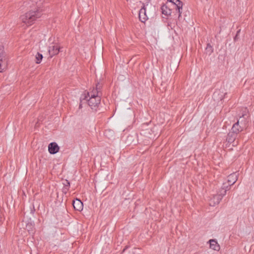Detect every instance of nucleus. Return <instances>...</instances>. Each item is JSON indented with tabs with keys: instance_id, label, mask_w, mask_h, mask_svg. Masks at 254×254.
<instances>
[{
	"instance_id": "1",
	"label": "nucleus",
	"mask_w": 254,
	"mask_h": 254,
	"mask_svg": "<svg viewBox=\"0 0 254 254\" xmlns=\"http://www.w3.org/2000/svg\"><path fill=\"white\" fill-rule=\"evenodd\" d=\"M183 2L180 0H167L161 6L162 13L166 16L171 15L173 8H175L179 19L182 13Z\"/></svg>"
},
{
	"instance_id": "2",
	"label": "nucleus",
	"mask_w": 254,
	"mask_h": 254,
	"mask_svg": "<svg viewBox=\"0 0 254 254\" xmlns=\"http://www.w3.org/2000/svg\"><path fill=\"white\" fill-rule=\"evenodd\" d=\"M42 15V12L37 9L34 11H29L21 16L22 22L26 24L27 26L31 25L34 23L37 19L40 18Z\"/></svg>"
},
{
	"instance_id": "3",
	"label": "nucleus",
	"mask_w": 254,
	"mask_h": 254,
	"mask_svg": "<svg viewBox=\"0 0 254 254\" xmlns=\"http://www.w3.org/2000/svg\"><path fill=\"white\" fill-rule=\"evenodd\" d=\"M249 121V116L247 114V109H245V111L243 112L242 115L239 117L237 122L233 124L232 126L236 128L239 129V130L242 132L247 128Z\"/></svg>"
},
{
	"instance_id": "4",
	"label": "nucleus",
	"mask_w": 254,
	"mask_h": 254,
	"mask_svg": "<svg viewBox=\"0 0 254 254\" xmlns=\"http://www.w3.org/2000/svg\"><path fill=\"white\" fill-rule=\"evenodd\" d=\"M83 99L88 102V105L95 111L97 110V108L101 102L100 95L91 92H88Z\"/></svg>"
},
{
	"instance_id": "5",
	"label": "nucleus",
	"mask_w": 254,
	"mask_h": 254,
	"mask_svg": "<svg viewBox=\"0 0 254 254\" xmlns=\"http://www.w3.org/2000/svg\"><path fill=\"white\" fill-rule=\"evenodd\" d=\"M241 132L239 129L236 128L233 126L231 127V130L227 134L226 141L229 144H232L233 146L237 145V142H235V140L238 137V134Z\"/></svg>"
},
{
	"instance_id": "6",
	"label": "nucleus",
	"mask_w": 254,
	"mask_h": 254,
	"mask_svg": "<svg viewBox=\"0 0 254 254\" xmlns=\"http://www.w3.org/2000/svg\"><path fill=\"white\" fill-rule=\"evenodd\" d=\"M60 51V48L59 45L53 44L49 47L48 52L51 58L58 55Z\"/></svg>"
},
{
	"instance_id": "7",
	"label": "nucleus",
	"mask_w": 254,
	"mask_h": 254,
	"mask_svg": "<svg viewBox=\"0 0 254 254\" xmlns=\"http://www.w3.org/2000/svg\"><path fill=\"white\" fill-rule=\"evenodd\" d=\"M230 189V185H227V183H223L221 188L217 191V193L223 198L226 195L227 191Z\"/></svg>"
},
{
	"instance_id": "8",
	"label": "nucleus",
	"mask_w": 254,
	"mask_h": 254,
	"mask_svg": "<svg viewBox=\"0 0 254 254\" xmlns=\"http://www.w3.org/2000/svg\"><path fill=\"white\" fill-rule=\"evenodd\" d=\"M60 147L56 142L50 143L48 145V150L51 154H55L59 152Z\"/></svg>"
},
{
	"instance_id": "9",
	"label": "nucleus",
	"mask_w": 254,
	"mask_h": 254,
	"mask_svg": "<svg viewBox=\"0 0 254 254\" xmlns=\"http://www.w3.org/2000/svg\"><path fill=\"white\" fill-rule=\"evenodd\" d=\"M72 205L75 210L81 211L83 210V202L79 199L76 198L72 202Z\"/></svg>"
},
{
	"instance_id": "10",
	"label": "nucleus",
	"mask_w": 254,
	"mask_h": 254,
	"mask_svg": "<svg viewBox=\"0 0 254 254\" xmlns=\"http://www.w3.org/2000/svg\"><path fill=\"white\" fill-rule=\"evenodd\" d=\"M237 179L238 176L236 173H232L228 176L227 181L225 183H227V185H230V187L231 188V186L236 183Z\"/></svg>"
},
{
	"instance_id": "11",
	"label": "nucleus",
	"mask_w": 254,
	"mask_h": 254,
	"mask_svg": "<svg viewBox=\"0 0 254 254\" xmlns=\"http://www.w3.org/2000/svg\"><path fill=\"white\" fill-rule=\"evenodd\" d=\"M25 229L30 234H33L35 232V224L31 220L26 223Z\"/></svg>"
},
{
	"instance_id": "12",
	"label": "nucleus",
	"mask_w": 254,
	"mask_h": 254,
	"mask_svg": "<svg viewBox=\"0 0 254 254\" xmlns=\"http://www.w3.org/2000/svg\"><path fill=\"white\" fill-rule=\"evenodd\" d=\"M139 18L142 22H145L147 19L145 5H143L139 11Z\"/></svg>"
},
{
	"instance_id": "13",
	"label": "nucleus",
	"mask_w": 254,
	"mask_h": 254,
	"mask_svg": "<svg viewBox=\"0 0 254 254\" xmlns=\"http://www.w3.org/2000/svg\"><path fill=\"white\" fill-rule=\"evenodd\" d=\"M226 93H224L220 91V90L215 91L213 94V98L215 100L222 101L225 97Z\"/></svg>"
},
{
	"instance_id": "14",
	"label": "nucleus",
	"mask_w": 254,
	"mask_h": 254,
	"mask_svg": "<svg viewBox=\"0 0 254 254\" xmlns=\"http://www.w3.org/2000/svg\"><path fill=\"white\" fill-rule=\"evenodd\" d=\"M222 197L220 196L218 193L214 195L212 198L210 200V204L212 206H214L216 204H218L220 203L222 200Z\"/></svg>"
},
{
	"instance_id": "15",
	"label": "nucleus",
	"mask_w": 254,
	"mask_h": 254,
	"mask_svg": "<svg viewBox=\"0 0 254 254\" xmlns=\"http://www.w3.org/2000/svg\"><path fill=\"white\" fill-rule=\"evenodd\" d=\"M210 244V248L213 250L219 251L220 247L218 244L217 241L214 239H211L209 241Z\"/></svg>"
},
{
	"instance_id": "16",
	"label": "nucleus",
	"mask_w": 254,
	"mask_h": 254,
	"mask_svg": "<svg viewBox=\"0 0 254 254\" xmlns=\"http://www.w3.org/2000/svg\"><path fill=\"white\" fill-rule=\"evenodd\" d=\"M102 88V85L99 83H97L96 85V87L93 88L92 90L91 91V92L97 93V95H100V93L101 92V90Z\"/></svg>"
},
{
	"instance_id": "17",
	"label": "nucleus",
	"mask_w": 254,
	"mask_h": 254,
	"mask_svg": "<svg viewBox=\"0 0 254 254\" xmlns=\"http://www.w3.org/2000/svg\"><path fill=\"white\" fill-rule=\"evenodd\" d=\"M43 58V56L42 54L37 52L35 55V63L37 64L41 63L42 59Z\"/></svg>"
},
{
	"instance_id": "18",
	"label": "nucleus",
	"mask_w": 254,
	"mask_h": 254,
	"mask_svg": "<svg viewBox=\"0 0 254 254\" xmlns=\"http://www.w3.org/2000/svg\"><path fill=\"white\" fill-rule=\"evenodd\" d=\"M205 50L206 51V52L208 53L209 55L211 54L213 52V48L209 43H208L207 44V46Z\"/></svg>"
},
{
	"instance_id": "19",
	"label": "nucleus",
	"mask_w": 254,
	"mask_h": 254,
	"mask_svg": "<svg viewBox=\"0 0 254 254\" xmlns=\"http://www.w3.org/2000/svg\"><path fill=\"white\" fill-rule=\"evenodd\" d=\"M2 56H3L2 51H0V72H1L3 69V68H2V65H1Z\"/></svg>"
},
{
	"instance_id": "20",
	"label": "nucleus",
	"mask_w": 254,
	"mask_h": 254,
	"mask_svg": "<svg viewBox=\"0 0 254 254\" xmlns=\"http://www.w3.org/2000/svg\"><path fill=\"white\" fill-rule=\"evenodd\" d=\"M63 184L64 187H70V183L67 180H65L63 181Z\"/></svg>"
},
{
	"instance_id": "21",
	"label": "nucleus",
	"mask_w": 254,
	"mask_h": 254,
	"mask_svg": "<svg viewBox=\"0 0 254 254\" xmlns=\"http://www.w3.org/2000/svg\"><path fill=\"white\" fill-rule=\"evenodd\" d=\"M69 187H66L64 186L62 189L63 192L64 194H66L68 191Z\"/></svg>"
},
{
	"instance_id": "22",
	"label": "nucleus",
	"mask_w": 254,
	"mask_h": 254,
	"mask_svg": "<svg viewBox=\"0 0 254 254\" xmlns=\"http://www.w3.org/2000/svg\"><path fill=\"white\" fill-rule=\"evenodd\" d=\"M30 209H31V213L34 214L35 212V211L34 205H32V206L30 207Z\"/></svg>"
},
{
	"instance_id": "23",
	"label": "nucleus",
	"mask_w": 254,
	"mask_h": 254,
	"mask_svg": "<svg viewBox=\"0 0 254 254\" xmlns=\"http://www.w3.org/2000/svg\"><path fill=\"white\" fill-rule=\"evenodd\" d=\"M110 132H111V133H113V131H111L110 130H105L104 134H105V135L106 136H107V135H108V133H110Z\"/></svg>"
},
{
	"instance_id": "24",
	"label": "nucleus",
	"mask_w": 254,
	"mask_h": 254,
	"mask_svg": "<svg viewBox=\"0 0 254 254\" xmlns=\"http://www.w3.org/2000/svg\"><path fill=\"white\" fill-rule=\"evenodd\" d=\"M238 36L237 35H236V36L234 37V41L235 42H236V41H237L238 40Z\"/></svg>"
},
{
	"instance_id": "25",
	"label": "nucleus",
	"mask_w": 254,
	"mask_h": 254,
	"mask_svg": "<svg viewBox=\"0 0 254 254\" xmlns=\"http://www.w3.org/2000/svg\"><path fill=\"white\" fill-rule=\"evenodd\" d=\"M128 246H126V247L123 249V251H122V253H124L125 252V251H126V250L127 249H128Z\"/></svg>"
},
{
	"instance_id": "26",
	"label": "nucleus",
	"mask_w": 254,
	"mask_h": 254,
	"mask_svg": "<svg viewBox=\"0 0 254 254\" xmlns=\"http://www.w3.org/2000/svg\"><path fill=\"white\" fill-rule=\"evenodd\" d=\"M240 31H241V30H240H240H239L238 31H237V33H236V35H237L238 36V35H239V33L240 32Z\"/></svg>"
},
{
	"instance_id": "27",
	"label": "nucleus",
	"mask_w": 254,
	"mask_h": 254,
	"mask_svg": "<svg viewBox=\"0 0 254 254\" xmlns=\"http://www.w3.org/2000/svg\"><path fill=\"white\" fill-rule=\"evenodd\" d=\"M79 108H82V105L81 104L79 105Z\"/></svg>"
}]
</instances>
